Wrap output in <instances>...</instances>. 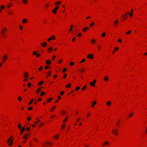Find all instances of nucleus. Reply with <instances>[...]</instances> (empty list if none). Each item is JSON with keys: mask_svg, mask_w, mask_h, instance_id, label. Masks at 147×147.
<instances>
[{"mask_svg": "<svg viewBox=\"0 0 147 147\" xmlns=\"http://www.w3.org/2000/svg\"><path fill=\"white\" fill-rule=\"evenodd\" d=\"M18 99L19 101H21L22 100V98L20 96L18 98Z\"/></svg>", "mask_w": 147, "mask_h": 147, "instance_id": "obj_25", "label": "nucleus"}, {"mask_svg": "<svg viewBox=\"0 0 147 147\" xmlns=\"http://www.w3.org/2000/svg\"><path fill=\"white\" fill-rule=\"evenodd\" d=\"M131 11L132 12V13H129V12L128 11V12H127L126 13L124 14V16H126V17H127V16H128V15H129V16L130 17H131L133 16V9H131Z\"/></svg>", "mask_w": 147, "mask_h": 147, "instance_id": "obj_1", "label": "nucleus"}, {"mask_svg": "<svg viewBox=\"0 0 147 147\" xmlns=\"http://www.w3.org/2000/svg\"><path fill=\"white\" fill-rule=\"evenodd\" d=\"M105 35H106V34L104 32V33H102V36L103 37H105Z\"/></svg>", "mask_w": 147, "mask_h": 147, "instance_id": "obj_37", "label": "nucleus"}, {"mask_svg": "<svg viewBox=\"0 0 147 147\" xmlns=\"http://www.w3.org/2000/svg\"><path fill=\"white\" fill-rule=\"evenodd\" d=\"M65 126V124H63L61 127V129H63L64 128Z\"/></svg>", "mask_w": 147, "mask_h": 147, "instance_id": "obj_34", "label": "nucleus"}, {"mask_svg": "<svg viewBox=\"0 0 147 147\" xmlns=\"http://www.w3.org/2000/svg\"><path fill=\"white\" fill-rule=\"evenodd\" d=\"M58 99L59 100H60L61 98V97L60 96H59L58 97Z\"/></svg>", "mask_w": 147, "mask_h": 147, "instance_id": "obj_64", "label": "nucleus"}, {"mask_svg": "<svg viewBox=\"0 0 147 147\" xmlns=\"http://www.w3.org/2000/svg\"><path fill=\"white\" fill-rule=\"evenodd\" d=\"M90 84L92 86L94 87L95 86V84L93 82H90Z\"/></svg>", "mask_w": 147, "mask_h": 147, "instance_id": "obj_17", "label": "nucleus"}, {"mask_svg": "<svg viewBox=\"0 0 147 147\" xmlns=\"http://www.w3.org/2000/svg\"><path fill=\"white\" fill-rule=\"evenodd\" d=\"M45 94V92H41L40 96H42V95Z\"/></svg>", "mask_w": 147, "mask_h": 147, "instance_id": "obj_55", "label": "nucleus"}, {"mask_svg": "<svg viewBox=\"0 0 147 147\" xmlns=\"http://www.w3.org/2000/svg\"><path fill=\"white\" fill-rule=\"evenodd\" d=\"M126 18V16H124L123 17V20H122V21H123L124 20H125Z\"/></svg>", "mask_w": 147, "mask_h": 147, "instance_id": "obj_35", "label": "nucleus"}, {"mask_svg": "<svg viewBox=\"0 0 147 147\" xmlns=\"http://www.w3.org/2000/svg\"><path fill=\"white\" fill-rule=\"evenodd\" d=\"M48 68H49V67L48 66H46L45 67V69H47Z\"/></svg>", "mask_w": 147, "mask_h": 147, "instance_id": "obj_58", "label": "nucleus"}, {"mask_svg": "<svg viewBox=\"0 0 147 147\" xmlns=\"http://www.w3.org/2000/svg\"><path fill=\"white\" fill-rule=\"evenodd\" d=\"M80 88V87H76L75 90L76 91H77Z\"/></svg>", "mask_w": 147, "mask_h": 147, "instance_id": "obj_43", "label": "nucleus"}, {"mask_svg": "<svg viewBox=\"0 0 147 147\" xmlns=\"http://www.w3.org/2000/svg\"><path fill=\"white\" fill-rule=\"evenodd\" d=\"M114 24L115 27H116L118 26V21L117 20H115L114 22Z\"/></svg>", "mask_w": 147, "mask_h": 147, "instance_id": "obj_6", "label": "nucleus"}, {"mask_svg": "<svg viewBox=\"0 0 147 147\" xmlns=\"http://www.w3.org/2000/svg\"><path fill=\"white\" fill-rule=\"evenodd\" d=\"M71 86V84H69L66 85V88H69V87H70Z\"/></svg>", "mask_w": 147, "mask_h": 147, "instance_id": "obj_30", "label": "nucleus"}, {"mask_svg": "<svg viewBox=\"0 0 147 147\" xmlns=\"http://www.w3.org/2000/svg\"><path fill=\"white\" fill-rule=\"evenodd\" d=\"M85 59H83L82 60L80 61L79 63H82L83 62H84V61H85Z\"/></svg>", "mask_w": 147, "mask_h": 147, "instance_id": "obj_29", "label": "nucleus"}, {"mask_svg": "<svg viewBox=\"0 0 147 147\" xmlns=\"http://www.w3.org/2000/svg\"><path fill=\"white\" fill-rule=\"evenodd\" d=\"M42 100V99L41 98H39L38 100V101H41Z\"/></svg>", "mask_w": 147, "mask_h": 147, "instance_id": "obj_59", "label": "nucleus"}, {"mask_svg": "<svg viewBox=\"0 0 147 147\" xmlns=\"http://www.w3.org/2000/svg\"><path fill=\"white\" fill-rule=\"evenodd\" d=\"M28 76V74L27 72H26L24 73V76L25 77H27Z\"/></svg>", "mask_w": 147, "mask_h": 147, "instance_id": "obj_18", "label": "nucleus"}, {"mask_svg": "<svg viewBox=\"0 0 147 147\" xmlns=\"http://www.w3.org/2000/svg\"><path fill=\"white\" fill-rule=\"evenodd\" d=\"M52 40V38H48L47 40L49 42L51 40Z\"/></svg>", "mask_w": 147, "mask_h": 147, "instance_id": "obj_53", "label": "nucleus"}, {"mask_svg": "<svg viewBox=\"0 0 147 147\" xmlns=\"http://www.w3.org/2000/svg\"><path fill=\"white\" fill-rule=\"evenodd\" d=\"M21 124L20 123L18 125V128L20 129H21Z\"/></svg>", "mask_w": 147, "mask_h": 147, "instance_id": "obj_41", "label": "nucleus"}, {"mask_svg": "<svg viewBox=\"0 0 147 147\" xmlns=\"http://www.w3.org/2000/svg\"><path fill=\"white\" fill-rule=\"evenodd\" d=\"M7 55H5L3 57V61H5L6 59H7Z\"/></svg>", "mask_w": 147, "mask_h": 147, "instance_id": "obj_7", "label": "nucleus"}, {"mask_svg": "<svg viewBox=\"0 0 147 147\" xmlns=\"http://www.w3.org/2000/svg\"><path fill=\"white\" fill-rule=\"evenodd\" d=\"M55 107H56L55 106H53V107L51 109V112H52V110H54Z\"/></svg>", "mask_w": 147, "mask_h": 147, "instance_id": "obj_38", "label": "nucleus"}, {"mask_svg": "<svg viewBox=\"0 0 147 147\" xmlns=\"http://www.w3.org/2000/svg\"><path fill=\"white\" fill-rule=\"evenodd\" d=\"M51 75V72L50 71H49L48 73L47 74V77L49 76H50Z\"/></svg>", "mask_w": 147, "mask_h": 147, "instance_id": "obj_19", "label": "nucleus"}, {"mask_svg": "<svg viewBox=\"0 0 147 147\" xmlns=\"http://www.w3.org/2000/svg\"><path fill=\"white\" fill-rule=\"evenodd\" d=\"M31 84L30 83H29L28 84V86L29 87H31Z\"/></svg>", "mask_w": 147, "mask_h": 147, "instance_id": "obj_40", "label": "nucleus"}, {"mask_svg": "<svg viewBox=\"0 0 147 147\" xmlns=\"http://www.w3.org/2000/svg\"><path fill=\"white\" fill-rule=\"evenodd\" d=\"M118 41L119 42H121V39H118Z\"/></svg>", "mask_w": 147, "mask_h": 147, "instance_id": "obj_62", "label": "nucleus"}, {"mask_svg": "<svg viewBox=\"0 0 147 147\" xmlns=\"http://www.w3.org/2000/svg\"><path fill=\"white\" fill-rule=\"evenodd\" d=\"M22 2L24 4H26L28 3L27 0H22Z\"/></svg>", "mask_w": 147, "mask_h": 147, "instance_id": "obj_11", "label": "nucleus"}, {"mask_svg": "<svg viewBox=\"0 0 147 147\" xmlns=\"http://www.w3.org/2000/svg\"><path fill=\"white\" fill-rule=\"evenodd\" d=\"M30 127L27 128H26V129H27L28 131L30 130Z\"/></svg>", "mask_w": 147, "mask_h": 147, "instance_id": "obj_60", "label": "nucleus"}, {"mask_svg": "<svg viewBox=\"0 0 147 147\" xmlns=\"http://www.w3.org/2000/svg\"><path fill=\"white\" fill-rule=\"evenodd\" d=\"M133 115V113H130L129 115L128 116V117H131Z\"/></svg>", "mask_w": 147, "mask_h": 147, "instance_id": "obj_39", "label": "nucleus"}, {"mask_svg": "<svg viewBox=\"0 0 147 147\" xmlns=\"http://www.w3.org/2000/svg\"><path fill=\"white\" fill-rule=\"evenodd\" d=\"M51 37L53 39H54L55 38V36L54 35L52 36H51Z\"/></svg>", "mask_w": 147, "mask_h": 147, "instance_id": "obj_57", "label": "nucleus"}, {"mask_svg": "<svg viewBox=\"0 0 147 147\" xmlns=\"http://www.w3.org/2000/svg\"><path fill=\"white\" fill-rule=\"evenodd\" d=\"M59 8V6H57L53 9L52 10L53 12V13L55 14L57 13V11L58 9Z\"/></svg>", "mask_w": 147, "mask_h": 147, "instance_id": "obj_3", "label": "nucleus"}, {"mask_svg": "<svg viewBox=\"0 0 147 147\" xmlns=\"http://www.w3.org/2000/svg\"><path fill=\"white\" fill-rule=\"evenodd\" d=\"M56 57V56L55 55H53V56L52 60H54L55 58Z\"/></svg>", "mask_w": 147, "mask_h": 147, "instance_id": "obj_46", "label": "nucleus"}, {"mask_svg": "<svg viewBox=\"0 0 147 147\" xmlns=\"http://www.w3.org/2000/svg\"><path fill=\"white\" fill-rule=\"evenodd\" d=\"M69 64L70 65L72 66L74 64V63L73 62H71Z\"/></svg>", "mask_w": 147, "mask_h": 147, "instance_id": "obj_36", "label": "nucleus"}, {"mask_svg": "<svg viewBox=\"0 0 147 147\" xmlns=\"http://www.w3.org/2000/svg\"><path fill=\"white\" fill-rule=\"evenodd\" d=\"M44 83V82L43 81H41L39 82L38 83V85L39 86H40L41 84H42Z\"/></svg>", "mask_w": 147, "mask_h": 147, "instance_id": "obj_22", "label": "nucleus"}, {"mask_svg": "<svg viewBox=\"0 0 147 147\" xmlns=\"http://www.w3.org/2000/svg\"><path fill=\"white\" fill-rule=\"evenodd\" d=\"M12 138V136H11V137L9 138L8 140H7V143H11L9 144V146H11L12 144V143L13 142V141L11 139Z\"/></svg>", "mask_w": 147, "mask_h": 147, "instance_id": "obj_2", "label": "nucleus"}, {"mask_svg": "<svg viewBox=\"0 0 147 147\" xmlns=\"http://www.w3.org/2000/svg\"><path fill=\"white\" fill-rule=\"evenodd\" d=\"M109 77L107 76H105L104 78V80L105 81H107L109 79Z\"/></svg>", "mask_w": 147, "mask_h": 147, "instance_id": "obj_13", "label": "nucleus"}, {"mask_svg": "<svg viewBox=\"0 0 147 147\" xmlns=\"http://www.w3.org/2000/svg\"><path fill=\"white\" fill-rule=\"evenodd\" d=\"M6 31V28H4L1 30V33L2 35H3L5 32Z\"/></svg>", "mask_w": 147, "mask_h": 147, "instance_id": "obj_10", "label": "nucleus"}, {"mask_svg": "<svg viewBox=\"0 0 147 147\" xmlns=\"http://www.w3.org/2000/svg\"><path fill=\"white\" fill-rule=\"evenodd\" d=\"M32 109L33 108L32 107H30L28 108V110H32Z\"/></svg>", "mask_w": 147, "mask_h": 147, "instance_id": "obj_44", "label": "nucleus"}, {"mask_svg": "<svg viewBox=\"0 0 147 147\" xmlns=\"http://www.w3.org/2000/svg\"><path fill=\"white\" fill-rule=\"evenodd\" d=\"M96 103V101H94V102H92V103H93V104L92 105H91V106L93 107H94L95 105V104Z\"/></svg>", "mask_w": 147, "mask_h": 147, "instance_id": "obj_15", "label": "nucleus"}, {"mask_svg": "<svg viewBox=\"0 0 147 147\" xmlns=\"http://www.w3.org/2000/svg\"><path fill=\"white\" fill-rule=\"evenodd\" d=\"M51 61L50 60H47L46 61V64H48L49 63H50L51 62Z\"/></svg>", "mask_w": 147, "mask_h": 147, "instance_id": "obj_16", "label": "nucleus"}, {"mask_svg": "<svg viewBox=\"0 0 147 147\" xmlns=\"http://www.w3.org/2000/svg\"><path fill=\"white\" fill-rule=\"evenodd\" d=\"M59 135L58 134L56 136H54L53 137L54 138L57 139V138L59 137Z\"/></svg>", "mask_w": 147, "mask_h": 147, "instance_id": "obj_28", "label": "nucleus"}, {"mask_svg": "<svg viewBox=\"0 0 147 147\" xmlns=\"http://www.w3.org/2000/svg\"><path fill=\"white\" fill-rule=\"evenodd\" d=\"M1 8L2 9H4L5 8V7L3 5H2L1 6Z\"/></svg>", "mask_w": 147, "mask_h": 147, "instance_id": "obj_63", "label": "nucleus"}, {"mask_svg": "<svg viewBox=\"0 0 147 147\" xmlns=\"http://www.w3.org/2000/svg\"><path fill=\"white\" fill-rule=\"evenodd\" d=\"M89 28H84L83 29V32H85L86 30H87Z\"/></svg>", "mask_w": 147, "mask_h": 147, "instance_id": "obj_31", "label": "nucleus"}, {"mask_svg": "<svg viewBox=\"0 0 147 147\" xmlns=\"http://www.w3.org/2000/svg\"><path fill=\"white\" fill-rule=\"evenodd\" d=\"M67 69L66 68H64L63 71H62L63 73H64L67 70Z\"/></svg>", "mask_w": 147, "mask_h": 147, "instance_id": "obj_32", "label": "nucleus"}, {"mask_svg": "<svg viewBox=\"0 0 147 147\" xmlns=\"http://www.w3.org/2000/svg\"><path fill=\"white\" fill-rule=\"evenodd\" d=\"M64 93V91L61 92H60V94L62 96V95H63Z\"/></svg>", "mask_w": 147, "mask_h": 147, "instance_id": "obj_42", "label": "nucleus"}, {"mask_svg": "<svg viewBox=\"0 0 147 147\" xmlns=\"http://www.w3.org/2000/svg\"><path fill=\"white\" fill-rule=\"evenodd\" d=\"M37 57H39L40 55V54H37L36 55Z\"/></svg>", "mask_w": 147, "mask_h": 147, "instance_id": "obj_52", "label": "nucleus"}, {"mask_svg": "<svg viewBox=\"0 0 147 147\" xmlns=\"http://www.w3.org/2000/svg\"><path fill=\"white\" fill-rule=\"evenodd\" d=\"M86 85L84 87H83L82 88V89L83 90H84L86 88Z\"/></svg>", "mask_w": 147, "mask_h": 147, "instance_id": "obj_51", "label": "nucleus"}, {"mask_svg": "<svg viewBox=\"0 0 147 147\" xmlns=\"http://www.w3.org/2000/svg\"><path fill=\"white\" fill-rule=\"evenodd\" d=\"M67 76V74H64V77H63V79H65V78Z\"/></svg>", "mask_w": 147, "mask_h": 147, "instance_id": "obj_50", "label": "nucleus"}, {"mask_svg": "<svg viewBox=\"0 0 147 147\" xmlns=\"http://www.w3.org/2000/svg\"><path fill=\"white\" fill-rule=\"evenodd\" d=\"M93 26H95V24L94 22H92L90 25V27H92Z\"/></svg>", "mask_w": 147, "mask_h": 147, "instance_id": "obj_27", "label": "nucleus"}, {"mask_svg": "<svg viewBox=\"0 0 147 147\" xmlns=\"http://www.w3.org/2000/svg\"><path fill=\"white\" fill-rule=\"evenodd\" d=\"M43 68V67L42 66H40V67L38 69V70L39 71H40L41 70H42Z\"/></svg>", "mask_w": 147, "mask_h": 147, "instance_id": "obj_33", "label": "nucleus"}, {"mask_svg": "<svg viewBox=\"0 0 147 147\" xmlns=\"http://www.w3.org/2000/svg\"><path fill=\"white\" fill-rule=\"evenodd\" d=\"M91 42L92 43H94L96 42V40L94 39H92L91 40Z\"/></svg>", "mask_w": 147, "mask_h": 147, "instance_id": "obj_20", "label": "nucleus"}, {"mask_svg": "<svg viewBox=\"0 0 147 147\" xmlns=\"http://www.w3.org/2000/svg\"><path fill=\"white\" fill-rule=\"evenodd\" d=\"M96 82V80H94L93 81V82L94 83V84Z\"/></svg>", "mask_w": 147, "mask_h": 147, "instance_id": "obj_61", "label": "nucleus"}, {"mask_svg": "<svg viewBox=\"0 0 147 147\" xmlns=\"http://www.w3.org/2000/svg\"><path fill=\"white\" fill-rule=\"evenodd\" d=\"M109 144V143L108 142H105V143L103 144H102L103 145H105V144Z\"/></svg>", "mask_w": 147, "mask_h": 147, "instance_id": "obj_54", "label": "nucleus"}, {"mask_svg": "<svg viewBox=\"0 0 147 147\" xmlns=\"http://www.w3.org/2000/svg\"><path fill=\"white\" fill-rule=\"evenodd\" d=\"M27 22V20L26 19L24 18V19L22 21V22L23 23H26Z\"/></svg>", "mask_w": 147, "mask_h": 147, "instance_id": "obj_14", "label": "nucleus"}, {"mask_svg": "<svg viewBox=\"0 0 147 147\" xmlns=\"http://www.w3.org/2000/svg\"><path fill=\"white\" fill-rule=\"evenodd\" d=\"M37 54V53L36 51H34L33 53V54L34 55H36Z\"/></svg>", "mask_w": 147, "mask_h": 147, "instance_id": "obj_49", "label": "nucleus"}, {"mask_svg": "<svg viewBox=\"0 0 147 147\" xmlns=\"http://www.w3.org/2000/svg\"><path fill=\"white\" fill-rule=\"evenodd\" d=\"M33 100H34L33 99H31L30 100V102L29 103L28 105H31L32 104V102H33Z\"/></svg>", "mask_w": 147, "mask_h": 147, "instance_id": "obj_24", "label": "nucleus"}, {"mask_svg": "<svg viewBox=\"0 0 147 147\" xmlns=\"http://www.w3.org/2000/svg\"><path fill=\"white\" fill-rule=\"evenodd\" d=\"M53 48L52 47H50L48 49L49 52H50L52 50H53Z\"/></svg>", "mask_w": 147, "mask_h": 147, "instance_id": "obj_23", "label": "nucleus"}, {"mask_svg": "<svg viewBox=\"0 0 147 147\" xmlns=\"http://www.w3.org/2000/svg\"><path fill=\"white\" fill-rule=\"evenodd\" d=\"M28 136V134H25V135H24L23 136V137L24 139H26V140H27Z\"/></svg>", "mask_w": 147, "mask_h": 147, "instance_id": "obj_12", "label": "nucleus"}, {"mask_svg": "<svg viewBox=\"0 0 147 147\" xmlns=\"http://www.w3.org/2000/svg\"><path fill=\"white\" fill-rule=\"evenodd\" d=\"M61 2H60V1H58V2H56V3H55V4L56 5H58V4H60V3H61Z\"/></svg>", "mask_w": 147, "mask_h": 147, "instance_id": "obj_47", "label": "nucleus"}, {"mask_svg": "<svg viewBox=\"0 0 147 147\" xmlns=\"http://www.w3.org/2000/svg\"><path fill=\"white\" fill-rule=\"evenodd\" d=\"M111 103V102L110 101H108L107 103V104L108 106H110Z\"/></svg>", "mask_w": 147, "mask_h": 147, "instance_id": "obj_21", "label": "nucleus"}, {"mask_svg": "<svg viewBox=\"0 0 147 147\" xmlns=\"http://www.w3.org/2000/svg\"><path fill=\"white\" fill-rule=\"evenodd\" d=\"M93 54H89L87 56V58H90L91 59H92L93 57Z\"/></svg>", "mask_w": 147, "mask_h": 147, "instance_id": "obj_5", "label": "nucleus"}, {"mask_svg": "<svg viewBox=\"0 0 147 147\" xmlns=\"http://www.w3.org/2000/svg\"><path fill=\"white\" fill-rule=\"evenodd\" d=\"M41 88H39L37 90H36V92L37 93H39V91H40V90H41Z\"/></svg>", "mask_w": 147, "mask_h": 147, "instance_id": "obj_26", "label": "nucleus"}, {"mask_svg": "<svg viewBox=\"0 0 147 147\" xmlns=\"http://www.w3.org/2000/svg\"><path fill=\"white\" fill-rule=\"evenodd\" d=\"M67 119V118H66L63 121V122H65Z\"/></svg>", "mask_w": 147, "mask_h": 147, "instance_id": "obj_56", "label": "nucleus"}, {"mask_svg": "<svg viewBox=\"0 0 147 147\" xmlns=\"http://www.w3.org/2000/svg\"><path fill=\"white\" fill-rule=\"evenodd\" d=\"M131 32V30H129L128 32H126V34H129Z\"/></svg>", "mask_w": 147, "mask_h": 147, "instance_id": "obj_48", "label": "nucleus"}, {"mask_svg": "<svg viewBox=\"0 0 147 147\" xmlns=\"http://www.w3.org/2000/svg\"><path fill=\"white\" fill-rule=\"evenodd\" d=\"M25 127H22V128L20 130V131H21V133H20L21 135H22L23 133V132H24V131L25 130Z\"/></svg>", "mask_w": 147, "mask_h": 147, "instance_id": "obj_8", "label": "nucleus"}, {"mask_svg": "<svg viewBox=\"0 0 147 147\" xmlns=\"http://www.w3.org/2000/svg\"><path fill=\"white\" fill-rule=\"evenodd\" d=\"M31 118L30 117H28L27 118V120L28 121H30L31 120Z\"/></svg>", "mask_w": 147, "mask_h": 147, "instance_id": "obj_45", "label": "nucleus"}, {"mask_svg": "<svg viewBox=\"0 0 147 147\" xmlns=\"http://www.w3.org/2000/svg\"><path fill=\"white\" fill-rule=\"evenodd\" d=\"M47 43L46 42H44L43 43L41 44V46L43 47H45L46 46Z\"/></svg>", "mask_w": 147, "mask_h": 147, "instance_id": "obj_9", "label": "nucleus"}, {"mask_svg": "<svg viewBox=\"0 0 147 147\" xmlns=\"http://www.w3.org/2000/svg\"><path fill=\"white\" fill-rule=\"evenodd\" d=\"M112 132L115 135L117 134V133L118 132V130L116 129H113L112 130Z\"/></svg>", "mask_w": 147, "mask_h": 147, "instance_id": "obj_4", "label": "nucleus"}]
</instances>
